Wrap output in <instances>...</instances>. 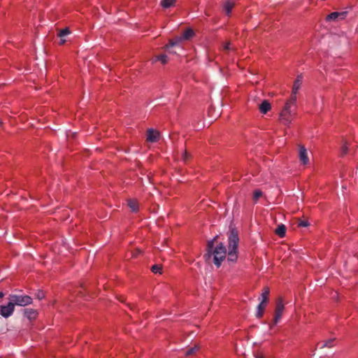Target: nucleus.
I'll return each mask as SVG.
<instances>
[{
    "label": "nucleus",
    "instance_id": "obj_1",
    "mask_svg": "<svg viewBox=\"0 0 358 358\" xmlns=\"http://www.w3.org/2000/svg\"><path fill=\"white\" fill-rule=\"evenodd\" d=\"M238 233L232 230L229 236V251L227 252L225 246L222 243H218L217 236L208 242V253L209 257H213V262L220 267L222 262L227 258L228 262H235L238 259Z\"/></svg>",
    "mask_w": 358,
    "mask_h": 358
},
{
    "label": "nucleus",
    "instance_id": "obj_2",
    "mask_svg": "<svg viewBox=\"0 0 358 358\" xmlns=\"http://www.w3.org/2000/svg\"><path fill=\"white\" fill-rule=\"evenodd\" d=\"M296 102L288 99L279 115L280 121L286 126H289L296 116Z\"/></svg>",
    "mask_w": 358,
    "mask_h": 358
},
{
    "label": "nucleus",
    "instance_id": "obj_3",
    "mask_svg": "<svg viewBox=\"0 0 358 358\" xmlns=\"http://www.w3.org/2000/svg\"><path fill=\"white\" fill-rule=\"evenodd\" d=\"M8 300L11 301L13 306H24L32 303V299L28 295H10Z\"/></svg>",
    "mask_w": 358,
    "mask_h": 358
},
{
    "label": "nucleus",
    "instance_id": "obj_4",
    "mask_svg": "<svg viewBox=\"0 0 358 358\" xmlns=\"http://www.w3.org/2000/svg\"><path fill=\"white\" fill-rule=\"evenodd\" d=\"M194 31L192 29H187L184 31L181 36L176 38L175 41H170L169 43L166 45V48L169 49L170 48L178 45L182 41L189 40L194 36Z\"/></svg>",
    "mask_w": 358,
    "mask_h": 358
},
{
    "label": "nucleus",
    "instance_id": "obj_5",
    "mask_svg": "<svg viewBox=\"0 0 358 358\" xmlns=\"http://www.w3.org/2000/svg\"><path fill=\"white\" fill-rule=\"evenodd\" d=\"M299 152L298 157L300 162V164L303 166H308L310 164V158L308 155V152L305 146L302 145H299L298 146Z\"/></svg>",
    "mask_w": 358,
    "mask_h": 358
},
{
    "label": "nucleus",
    "instance_id": "obj_6",
    "mask_svg": "<svg viewBox=\"0 0 358 358\" xmlns=\"http://www.w3.org/2000/svg\"><path fill=\"white\" fill-rule=\"evenodd\" d=\"M302 83H303V78L301 76H298L297 78H296L294 83V85H293V87H292V94H291V96L289 97V100H292V101H296V99H297V96H296V94L298 93V92L299 91V90L301 89V85H302Z\"/></svg>",
    "mask_w": 358,
    "mask_h": 358
},
{
    "label": "nucleus",
    "instance_id": "obj_7",
    "mask_svg": "<svg viewBox=\"0 0 358 358\" xmlns=\"http://www.w3.org/2000/svg\"><path fill=\"white\" fill-rule=\"evenodd\" d=\"M15 308L10 301L6 305L0 306V315L8 318L11 316L14 312Z\"/></svg>",
    "mask_w": 358,
    "mask_h": 358
},
{
    "label": "nucleus",
    "instance_id": "obj_8",
    "mask_svg": "<svg viewBox=\"0 0 358 358\" xmlns=\"http://www.w3.org/2000/svg\"><path fill=\"white\" fill-rule=\"evenodd\" d=\"M285 306L282 303V299H278L277 301L275 310V315L273 318V324H276L281 319L282 313L284 312Z\"/></svg>",
    "mask_w": 358,
    "mask_h": 358
},
{
    "label": "nucleus",
    "instance_id": "obj_9",
    "mask_svg": "<svg viewBox=\"0 0 358 358\" xmlns=\"http://www.w3.org/2000/svg\"><path fill=\"white\" fill-rule=\"evenodd\" d=\"M347 11L333 12L326 17L328 22L344 20L347 16Z\"/></svg>",
    "mask_w": 358,
    "mask_h": 358
},
{
    "label": "nucleus",
    "instance_id": "obj_10",
    "mask_svg": "<svg viewBox=\"0 0 358 358\" xmlns=\"http://www.w3.org/2000/svg\"><path fill=\"white\" fill-rule=\"evenodd\" d=\"M235 6L233 0H223V10L226 15H229Z\"/></svg>",
    "mask_w": 358,
    "mask_h": 358
},
{
    "label": "nucleus",
    "instance_id": "obj_11",
    "mask_svg": "<svg viewBox=\"0 0 358 358\" xmlns=\"http://www.w3.org/2000/svg\"><path fill=\"white\" fill-rule=\"evenodd\" d=\"M159 138V133L154 129H149L147 133V141L149 142H156Z\"/></svg>",
    "mask_w": 358,
    "mask_h": 358
},
{
    "label": "nucleus",
    "instance_id": "obj_12",
    "mask_svg": "<svg viewBox=\"0 0 358 358\" xmlns=\"http://www.w3.org/2000/svg\"><path fill=\"white\" fill-rule=\"evenodd\" d=\"M317 345L320 348H332L333 346L335 345V338H329L327 341H323L319 343Z\"/></svg>",
    "mask_w": 358,
    "mask_h": 358
},
{
    "label": "nucleus",
    "instance_id": "obj_13",
    "mask_svg": "<svg viewBox=\"0 0 358 358\" xmlns=\"http://www.w3.org/2000/svg\"><path fill=\"white\" fill-rule=\"evenodd\" d=\"M271 108V103L266 100L263 101L259 106V109L262 114H266Z\"/></svg>",
    "mask_w": 358,
    "mask_h": 358
},
{
    "label": "nucleus",
    "instance_id": "obj_14",
    "mask_svg": "<svg viewBox=\"0 0 358 358\" xmlns=\"http://www.w3.org/2000/svg\"><path fill=\"white\" fill-rule=\"evenodd\" d=\"M269 294V289L268 287L264 288L262 293L261 294V302L266 303L268 301V296Z\"/></svg>",
    "mask_w": 358,
    "mask_h": 358
},
{
    "label": "nucleus",
    "instance_id": "obj_15",
    "mask_svg": "<svg viewBox=\"0 0 358 358\" xmlns=\"http://www.w3.org/2000/svg\"><path fill=\"white\" fill-rule=\"evenodd\" d=\"M128 206H129V208H131V210L133 211V212H136L138 210V202L134 200V199H129L128 201Z\"/></svg>",
    "mask_w": 358,
    "mask_h": 358
},
{
    "label": "nucleus",
    "instance_id": "obj_16",
    "mask_svg": "<svg viewBox=\"0 0 358 358\" xmlns=\"http://www.w3.org/2000/svg\"><path fill=\"white\" fill-rule=\"evenodd\" d=\"M286 232V228L285 225L281 224L279 225L275 229V234L278 235L280 237H284Z\"/></svg>",
    "mask_w": 358,
    "mask_h": 358
},
{
    "label": "nucleus",
    "instance_id": "obj_17",
    "mask_svg": "<svg viewBox=\"0 0 358 358\" xmlns=\"http://www.w3.org/2000/svg\"><path fill=\"white\" fill-rule=\"evenodd\" d=\"M176 0H162L161 1V5L164 8H168L172 6H173L176 3Z\"/></svg>",
    "mask_w": 358,
    "mask_h": 358
},
{
    "label": "nucleus",
    "instance_id": "obj_18",
    "mask_svg": "<svg viewBox=\"0 0 358 358\" xmlns=\"http://www.w3.org/2000/svg\"><path fill=\"white\" fill-rule=\"evenodd\" d=\"M266 305V303H264L262 302H260V303L259 304V306L257 307V316L258 317H261L263 315Z\"/></svg>",
    "mask_w": 358,
    "mask_h": 358
},
{
    "label": "nucleus",
    "instance_id": "obj_19",
    "mask_svg": "<svg viewBox=\"0 0 358 358\" xmlns=\"http://www.w3.org/2000/svg\"><path fill=\"white\" fill-rule=\"evenodd\" d=\"M159 61L162 64L168 62V57L166 55H161L155 57L153 62Z\"/></svg>",
    "mask_w": 358,
    "mask_h": 358
},
{
    "label": "nucleus",
    "instance_id": "obj_20",
    "mask_svg": "<svg viewBox=\"0 0 358 358\" xmlns=\"http://www.w3.org/2000/svg\"><path fill=\"white\" fill-rule=\"evenodd\" d=\"M24 313L29 319L35 317L36 314V311L33 309H27L25 310Z\"/></svg>",
    "mask_w": 358,
    "mask_h": 358
},
{
    "label": "nucleus",
    "instance_id": "obj_21",
    "mask_svg": "<svg viewBox=\"0 0 358 358\" xmlns=\"http://www.w3.org/2000/svg\"><path fill=\"white\" fill-rule=\"evenodd\" d=\"M262 192L259 190V189H256L255 190L254 193H253V200L256 202L257 201V200L262 196Z\"/></svg>",
    "mask_w": 358,
    "mask_h": 358
},
{
    "label": "nucleus",
    "instance_id": "obj_22",
    "mask_svg": "<svg viewBox=\"0 0 358 358\" xmlns=\"http://www.w3.org/2000/svg\"><path fill=\"white\" fill-rule=\"evenodd\" d=\"M69 33H70V31H69V29L68 28H65V29H62V30H61L59 31V36L60 38H62V37L68 35Z\"/></svg>",
    "mask_w": 358,
    "mask_h": 358
},
{
    "label": "nucleus",
    "instance_id": "obj_23",
    "mask_svg": "<svg viewBox=\"0 0 358 358\" xmlns=\"http://www.w3.org/2000/svg\"><path fill=\"white\" fill-rule=\"evenodd\" d=\"M162 267L159 265H154L152 266V271L155 273H161Z\"/></svg>",
    "mask_w": 358,
    "mask_h": 358
},
{
    "label": "nucleus",
    "instance_id": "obj_24",
    "mask_svg": "<svg viewBox=\"0 0 358 358\" xmlns=\"http://www.w3.org/2000/svg\"><path fill=\"white\" fill-rule=\"evenodd\" d=\"M341 151L343 155L346 154L348 151V143L345 142L341 147Z\"/></svg>",
    "mask_w": 358,
    "mask_h": 358
},
{
    "label": "nucleus",
    "instance_id": "obj_25",
    "mask_svg": "<svg viewBox=\"0 0 358 358\" xmlns=\"http://www.w3.org/2000/svg\"><path fill=\"white\" fill-rule=\"evenodd\" d=\"M198 350V348H196V347H195V348H190V349L187 350L186 351L185 354H186V355H187V356H188V355H192L193 353H194V352H195L196 350Z\"/></svg>",
    "mask_w": 358,
    "mask_h": 358
},
{
    "label": "nucleus",
    "instance_id": "obj_26",
    "mask_svg": "<svg viewBox=\"0 0 358 358\" xmlns=\"http://www.w3.org/2000/svg\"><path fill=\"white\" fill-rule=\"evenodd\" d=\"M223 49L226 51H229V50H234L232 48H231V43L227 42L226 43L224 46H223Z\"/></svg>",
    "mask_w": 358,
    "mask_h": 358
},
{
    "label": "nucleus",
    "instance_id": "obj_27",
    "mask_svg": "<svg viewBox=\"0 0 358 358\" xmlns=\"http://www.w3.org/2000/svg\"><path fill=\"white\" fill-rule=\"evenodd\" d=\"M188 158H189V154L186 151H185L184 153L182 155V159L184 162H185V161H187L188 159Z\"/></svg>",
    "mask_w": 358,
    "mask_h": 358
},
{
    "label": "nucleus",
    "instance_id": "obj_28",
    "mask_svg": "<svg viewBox=\"0 0 358 358\" xmlns=\"http://www.w3.org/2000/svg\"><path fill=\"white\" fill-rule=\"evenodd\" d=\"M299 225L300 227H307L308 226V221L302 220L299 222Z\"/></svg>",
    "mask_w": 358,
    "mask_h": 358
},
{
    "label": "nucleus",
    "instance_id": "obj_29",
    "mask_svg": "<svg viewBox=\"0 0 358 358\" xmlns=\"http://www.w3.org/2000/svg\"><path fill=\"white\" fill-rule=\"evenodd\" d=\"M37 296L39 299H42L44 298L45 295H44L43 292H39L38 294H37Z\"/></svg>",
    "mask_w": 358,
    "mask_h": 358
},
{
    "label": "nucleus",
    "instance_id": "obj_30",
    "mask_svg": "<svg viewBox=\"0 0 358 358\" xmlns=\"http://www.w3.org/2000/svg\"><path fill=\"white\" fill-rule=\"evenodd\" d=\"M4 296V294L3 292H0V299H2Z\"/></svg>",
    "mask_w": 358,
    "mask_h": 358
},
{
    "label": "nucleus",
    "instance_id": "obj_31",
    "mask_svg": "<svg viewBox=\"0 0 358 358\" xmlns=\"http://www.w3.org/2000/svg\"><path fill=\"white\" fill-rule=\"evenodd\" d=\"M64 42H65V40H62H62H61V42H60V44H63V43H64Z\"/></svg>",
    "mask_w": 358,
    "mask_h": 358
},
{
    "label": "nucleus",
    "instance_id": "obj_32",
    "mask_svg": "<svg viewBox=\"0 0 358 358\" xmlns=\"http://www.w3.org/2000/svg\"><path fill=\"white\" fill-rule=\"evenodd\" d=\"M256 358H264L263 356L257 357Z\"/></svg>",
    "mask_w": 358,
    "mask_h": 358
}]
</instances>
